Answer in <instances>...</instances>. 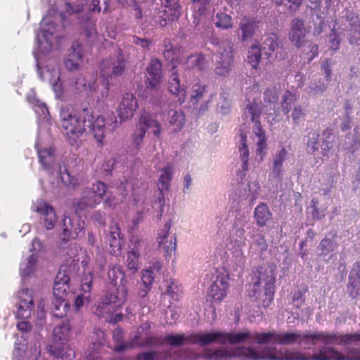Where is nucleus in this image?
<instances>
[{"instance_id": "13d9d810", "label": "nucleus", "mask_w": 360, "mask_h": 360, "mask_svg": "<svg viewBox=\"0 0 360 360\" xmlns=\"http://www.w3.org/2000/svg\"><path fill=\"white\" fill-rule=\"evenodd\" d=\"M82 26L85 30L87 38L91 41L97 40L99 37L97 30L96 29V21L91 18H87L85 22H83Z\"/></svg>"}, {"instance_id": "3c124183", "label": "nucleus", "mask_w": 360, "mask_h": 360, "mask_svg": "<svg viewBox=\"0 0 360 360\" xmlns=\"http://www.w3.org/2000/svg\"><path fill=\"white\" fill-rule=\"evenodd\" d=\"M278 48V37L274 34H271L266 37L262 47L265 54L270 56Z\"/></svg>"}, {"instance_id": "6e6552de", "label": "nucleus", "mask_w": 360, "mask_h": 360, "mask_svg": "<svg viewBox=\"0 0 360 360\" xmlns=\"http://www.w3.org/2000/svg\"><path fill=\"white\" fill-rule=\"evenodd\" d=\"M127 61L122 51L118 49L114 55L103 60L100 66V75L103 78L120 76L124 72Z\"/></svg>"}, {"instance_id": "b1692460", "label": "nucleus", "mask_w": 360, "mask_h": 360, "mask_svg": "<svg viewBox=\"0 0 360 360\" xmlns=\"http://www.w3.org/2000/svg\"><path fill=\"white\" fill-rule=\"evenodd\" d=\"M238 144L239 159L241 162L240 169L238 170V175L242 179L245 176L249 168L248 160L250 151L247 145V135L245 133L241 131Z\"/></svg>"}, {"instance_id": "a211bd4d", "label": "nucleus", "mask_w": 360, "mask_h": 360, "mask_svg": "<svg viewBox=\"0 0 360 360\" xmlns=\"http://www.w3.org/2000/svg\"><path fill=\"white\" fill-rule=\"evenodd\" d=\"M250 227V223L247 215L241 214L238 217L231 234V242L238 248L243 247L246 240L245 232Z\"/></svg>"}, {"instance_id": "f257e3e1", "label": "nucleus", "mask_w": 360, "mask_h": 360, "mask_svg": "<svg viewBox=\"0 0 360 360\" xmlns=\"http://www.w3.org/2000/svg\"><path fill=\"white\" fill-rule=\"evenodd\" d=\"M60 123L65 135L75 140L89 127L98 143H102L107 131H112L118 127L117 117L113 113L105 118L98 115L96 118L91 110L84 109L78 112L70 107H63L60 112Z\"/></svg>"}, {"instance_id": "f704fd0d", "label": "nucleus", "mask_w": 360, "mask_h": 360, "mask_svg": "<svg viewBox=\"0 0 360 360\" xmlns=\"http://www.w3.org/2000/svg\"><path fill=\"white\" fill-rule=\"evenodd\" d=\"M161 268L162 264L160 261L150 262L148 266L142 271L141 280L143 284L146 286H151L155 277L160 273Z\"/></svg>"}, {"instance_id": "49530a36", "label": "nucleus", "mask_w": 360, "mask_h": 360, "mask_svg": "<svg viewBox=\"0 0 360 360\" xmlns=\"http://www.w3.org/2000/svg\"><path fill=\"white\" fill-rule=\"evenodd\" d=\"M108 278L110 283L112 285H117L120 282V285L117 288L121 285L125 286L122 283L124 281V272L120 266H112L108 270Z\"/></svg>"}, {"instance_id": "052dcab7", "label": "nucleus", "mask_w": 360, "mask_h": 360, "mask_svg": "<svg viewBox=\"0 0 360 360\" xmlns=\"http://www.w3.org/2000/svg\"><path fill=\"white\" fill-rule=\"evenodd\" d=\"M297 101V98L295 95L290 93V91H286L281 101V110L285 115H288L290 110H292V105Z\"/></svg>"}, {"instance_id": "a878e982", "label": "nucleus", "mask_w": 360, "mask_h": 360, "mask_svg": "<svg viewBox=\"0 0 360 360\" xmlns=\"http://www.w3.org/2000/svg\"><path fill=\"white\" fill-rule=\"evenodd\" d=\"M168 88L170 93L178 96L179 104L181 105L185 101L186 91L184 86L180 84L178 71L174 65L171 68Z\"/></svg>"}, {"instance_id": "a19ab883", "label": "nucleus", "mask_w": 360, "mask_h": 360, "mask_svg": "<svg viewBox=\"0 0 360 360\" xmlns=\"http://www.w3.org/2000/svg\"><path fill=\"white\" fill-rule=\"evenodd\" d=\"M255 218L257 225L264 226L266 222L271 219V213L270 212L267 205L261 203L255 210Z\"/></svg>"}, {"instance_id": "f3484780", "label": "nucleus", "mask_w": 360, "mask_h": 360, "mask_svg": "<svg viewBox=\"0 0 360 360\" xmlns=\"http://www.w3.org/2000/svg\"><path fill=\"white\" fill-rule=\"evenodd\" d=\"M248 347H240L231 350L224 348L205 349L202 354V357L205 360H226L236 356L252 359L246 352L242 351L243 349H247Z\"/></svg>"}, {"instance_id": "79ce46f5", "label": "nucleus", "mask_w": 360, "mask_h": 360, "mask_svg": "<svg viewBox=\"0 0 360 360\" xmlns=\"http://www.w3.org/2000/svg\"><path fill=\"white\" fill-rule=\"evenodd\" d=\"M149 243L138 236H133L131 239V250L139 256L147 255L149 250Z\"/></svg>"}, {"instance_id": "2f4dec72", "label": "nucleus", "mask_w": 360, "mask_h": 360, "mask_svg": "<svg viewBox=\"0 0 360 360\" xmlns=\"http://www.w3.org/2000/svg\"><path fill=\"white\" fill-rule=\"evenodd\" d=\"M50 352L60 360H72L75 357L74 349L66 342H53Z\"/></svg>"}, {"instance_id": "774afa93", "label": "nucleus", "mask_w": 360, "mask_h": 360, "mask_svg": "<svg viewBox=\"0 0 360 360\" xmlns=\"http://www.w3.org/2000/svg\"><path fill=\"white\" fill-rule=\"evenodd\" d=\"M336 248V243L328 238H323L319 243L318 249L321 252V255H327Z\"/></svg>"}, {"instance_id": "f8f14e48", "label": "nucleus", "mask_w": 360, "mask_h": 360, "mask_svg": "<svg viewBox=\"0 0 360 360\" xmlns=\"http://www.w3.org/2000/svg\"><path fill=\"white\" fill-rule=\"evenodd\" d=\"M233 44L230 41L220 43L218 49V60L215 73L219 76L227 75L233 63Z\"/></svg>"}, {"instance_id": "5fc2aeb1", "label": "nucleus", "mask_w": 360, "mask_h": 360, "mask_svg": "<svg viewBox=\"0 0 360 360\" xmlns=\"http://www.w3.org/2000/svg\"><path fill=\"white\" fill-rule=\"evenodd\" d=\"M165 7L168 9L170 13L167 18L169 20H177L181 15V6L179 4L174 0H164Z\"/></svg>"}, {"instance_id": "ea45409f", "label": "nucleus", "mask_w": 360, "mask_h": 360, "mask_svg": "<svg viewBox=\"0 0 360 360\" xmlns=\"http://www.w3.org/2000/svg\"><path fill=\"white\" fill-rule=\"evenodd\" d=\"M62 295H55V298L52 302L53 315L58 318L65 316L70 307L68 302L62 298Z\"/></svg>"}, {"instance_id": "423d86ee", "label": "nucleus", "mask_w": 360, "mask_h": 360, "mask_svg": "<svg viewBox=\"0 0 360 360\" xmlns=\"http://www.w3.org/2000/svg\"><path fill=\"white\" fill-rule=\"evenodd\" d=\"M257 335H261L259 333H251L249 330H243L239 332L224 333V332H210L205 337L208 344L219 343L225 345L227 342L231 345H237L248 342L252 340L257 344L258 340L256 338Z\"/></svg>"}, {"instance_id": "e2e57ef3", "label": "nucleus", "mask_w": 360, "mask_h": 360, "mask_svg": "<svg viewBox=\"0 0 360 360\" xmlns=\"http://www.w3.org/2000/svg\"><path fill=\"white\" fill-rule=\"evenodd\" d=\"M248 59L252 67L256 69L261 59V48L257 45L252 46L248 51Z\"/></svg>"}, {"instance_id": "0e129e2a", "label": "nucleus", "mask_w": 360, "mask_h": 360, "mask_svg": "<svg viewBox=\"0 0 360 360\" xmlns=\"http://www.w3.org/2000/svg\"><path fill=\"white\" fill-rule=\"evenodd\" d=\"M323 141L321 146L323 155L328 156L329 151L333 148L335 136L330 131H325L323 134Z\"/></svg>"}, {"instance_id": "39448f33", "label": "nucleus", "mask_w": 360, "mask_h": 360, "mask_svg": "<svg viewBox=\"0 0 360 360\" xmlns=\"http://www.w3.org/2000/svg\"><path fill=\"white\" fill-rule=\"evenodd\" d=\"M128 292L126 286L121 285L115 291L107 293L96 305L95 314L99 317L110 315L127 300Z\"/></svg>"}, {"instance_id": "a18cd8bd", "label": "nucleus", "mask_w": 360, "mask_h": 360, "mask_svg": "<svg viewBox=\"0 0 360 360\" xmlns=\"http://www.w3.org/2000/svg\"><path fill=\"white\" fill-rule=\"evenodd\" d=\"M258 28V25L252 20L243 18L240 24V29L242 32V39L250 38Z\"/></svg>"}, {"instance_id": "6ab92c4d", "label": "nucleus", "mask_w": 360, "mask_h": 360, "mask_svg": "<svg viewBox=\"0 0 360 360\" xmlns=\"http://www.w3.org/2000/svg\"><path fill=\"white\" fill-rule=\"evenodd\" d=\"M207 333L191 334L190 335H167L164 338V341L173 347L181 346L186 344H200L202 346L207 345L205 338Z\"/></svg>"}, {"instance_id": "cd10ccee", "label": "nucleus", "mask_w": 360, "mask_h": 360, "mask_svg": "<svg viewBox=\"0 0 360 360\" xmlns=\"http://www.w3.org/2000/svg\"><path fill=\"white\" fill-rule=\"evenodd\" d=\"M83 228L84 222H82L77 218L65 217L63 220V239L77 237Z\"/></svg>"}, {"instance_id": "338daca9", "label": "nucleus", "mask_w": 360, "mask_h": 360, "mask_svg": "<svg viewBox=\"0 0 360 360\" xmlns=\"http://www.w3.org/2000/svg\"><path fill=\"white\" fill-rule=\"evenodd\" d=\"M139 255H136L135 252H128L126 260V265L128 270L132 273H135L140 268Z\"/></svg>"}, {"instance_id": "de8ad7c7", "label": "nucleus", "mask_w": 360, "mask_h": 360, "mask_svg": "<svg viewBox=\"0 0 360 360\" xmlns=\"http://www.w3.org/2000/svg\"><path fill=\"white\" fill-rule=\"evenodd\" d=\"M333 345H351L354 342L360 341V333H355L352 334H332Z\"/></svg>"}, {"instance_id": "1a4fd4ad", "label": "nucleus", "mask_w": 360, "mask_h": 360, "mask_svg": "<svg viewBox=\"0 0 360 360\" xmlns=\"http://www.w3.org/2000/svg\"><path fill=\"white\" fill-rule=\"evenodd\" d=\"M301 335L302 333L300 331L278 333L275 330H271L266 333H261V335H257L256 338L259 345L276 343L289 345L297 343L300 345Z\"/></svg>"}, {"instance_id": "4be33fe9", "label": "nucleus", "mask_w": 360, "mask_h": 360, "mask_svg": "<svg viewBox=\"0 0 360 360\" xmlns=\"http://www.w3.org/2000/svg\"><path fill=\"white\" fill-rule=\"evenodd\" d=\"M308 32L304 21L299 18H295L291 22L289 39L297 47L301 48L306 42V34Z\"/></svg>"}, {"instance_id": "09e8293b", "label": "nucleus", "mask_w": 360, "mask_h": 360, "mask_svg": "<svg viewBox=\"0 0 360 360\" xmlns=\"http://www.w3.org/2000/svg\"><path fill=\"white\" fill-rule=\"evenodd\" d=\"M71 326L68 321L56 326L53 331L54 342H66Z\"/></svg>"}, {"instance_id": "4468645a", "label": "nucleus", "mask_w": 360, "mask_h": 360, "mask_svg": "<svg viewBox=\"0 0 360 360\" xmlns=\"http://www.w3.org/2000/svg\"><path fill=\"white\" fill-rule=\"evenodd\" d=\"M31 210L40 214V223L46 230L54 228L58 221V217L52 206L39 199L32 204Z\"/></svg>"}, {"instance_id": "37998d69", "label": "nucleus", "mask_w": 360, "mask_h": 360, "mask_svg": "<svg viewBox=\"0 0 360 360\" xmlns=\"http://www.w3.org/2000/svg\"><path fill=\"white\" fill-rule=\"evenodd\" d=\"M168 121L169 124L174 127V131H177L183 127L185 123V117L181 110L171 109L168 111Z\"/></svg>"}, {"instance_id": "c9c22d12", "label": "nucleus", "mask_w": 360, "mask_h": 360, "mask_svg": "<svg viewBox=\"0 0 360 360\" xmlns=\"http://www.w3.org/2000/svg\"><path fill=\"white\" fill-rule=\"evenodd\" d=\"M229 285L224 277L217 278L210 289V295L215 300L221 301L226 296Z\"/></svg>"}, {"instance_id": "7c9ffc66", "label": "nucleus", "mask_w": 360, "mask_h": 360, "mask_svg": "<svg viewBox=\"0 0 360 360\" xmlns=\"http://www.w3.org/2000/svg\"><path fill=\"white\" fill-rule=\"evenodd\" d=\"M260 186L256 181L241 186L238 196L242 200H247L250 205H253L259 195Z\"/></svg>"}, {"instance_id": "bb28decb", "label": "nucleus", "mask_w": 360, "mask_h": 360, "mask_svg": "<svg viewBox=\"0 0 360 360\" xmlns=\"http://www.w3.org/2000/svg\"><path fill=\"white\" fill-rule=\"evenodd\" d=\"M82 61V47L79 43L74 42L64 61L65 66L70 71L76 70L81 66Z\"/></svg>"}, {"instance_id": "20e7f679", "label": "nucleus", "mask_w": 360, "mask_h": 360, "mask_svg": "<svg viewBox=\"0 0 360 360\" xmlns=\"http://www.w3.org/2000/svg\"><path fill=\"white\" fill-rule=\"evenodd\" d=\"M262 111V104L254 101L248 104L245 109L244 116L248 121H251L253 125L254 141L256 143V155L259 156V161L263 160L266 149V138L265 131L262 128L261 124L258 120Z\"/></svg>"}, {"instance_id": "473e14b6", "label": "nucleus", "mask_w": 360, "mask_h": 360, "mask_svg": "<svg viewBox=\"0 0 360 360\" xmlns=\"http://www.w3.org/2000/svg\"><path fill=\"white\" fill-rule=\"evenodd\" d=\"M332 338V334L326 333H302L301 343L315 345L319 341H321L326 346H328L332 345L334 342Z\"/></svg>"}, {"instance_id": "680f3d73", "label": "nucleus", "mask_w": 360, "mask_h": 360, "mask_svg": "<svg viewBox=\"0 0 360 360\" xmlns=\"http://www.w3.org/2000/svg\"><path fill=\"white\" fill-rule=\"evenodd\" d=\"M60 175L61 181L65 186L72 188H75L79 186V179L72 176L65 168L63 170L62 168H60Z\"/></svg>"}, {"instance_id": "8fccbe9b", "label": "nucleus", "mask_w": 360, "mask_h": 360, "mask_svg": "<svg viewBox=\"0 0 360 360\" xmlns=\"http://www.w3.org/2000/svg\"><path fill=\"white\" fill-rule=\"evenodd\" d=\"M207 61L204 56L201 53H196L189 56L186 61L188 68H197L203 70L207 67Z\"/></svg>"}, {"instance_id": "ddd939ff", "label": "nucleus", "mask_w": 360, "mask_h": 360, "mask_svg": "<svg viewBox=\"0 0 360 360\" xmlns=\"http://www.w3.org/2000/svg\"><path fill=\"white\" fill-rule=\"evenodd\" d=\"M172 224V219L166 221L156 239L158 246L162 250L166 259H169L172 252L176 249V236L170 233Z\"/></svg>"}, {"instance_id": "58836bf2", "label": "nucleus", "mask_w": 360, "mask_h": 360, "mask_svg": "<svg viewBox=\"0 0 360 360\" xmlns=\"http://www.w3.org/2000/svg\"><path fill=\"white\" fill-rule=\"evenodd\" d=\"M70 84L78 92L89 91V92L91 93L95 91L98 87L95 80L89 81L86 83L85 78L82 75H79L75 79H73Z\"/></svg>"}, {"instance_id": "4d7b16f0", "label": "nucleus", "mask_w": 360, "mask_h": 360, "mask_svg": "<svg viewBox=\"0 0 360 360\" xmlns=\"http://www.w3.org/2000/svg\"><path fill=\"white\" fill-rule=\"evenodd\" d=\"M234 264L233 268L236 272V276H240L245 266V258L240 248L236 249L233 252Z\"/></svg>"}, {"instance_id": "9b49d317", "label": "nucleus", "mask_w": 360, "mask_h": 360, "mask_svg": "<svg viewBox=\"0 0 360 360\" xmlns=\"http://www.w3.org/2000/svg\"><path fill=\"white\" fill-rule=\"evenodd\" d=\"M147 129H153L154 135L158 138L160 137L162 131L161 124L153 119L149 114L144 112L141 114L132 135L133 143L137 148L141 146Z\"/></svg>"}, {"instance_id": "c03bdc74", "label": "nucleus", "mask_w": 360, "mask_h": 360, "mask_svg": "<svg viewBox=\"0 0 360 360\" xmlns=\"http://www.w3.org/2000/svg\"><path fill=\"white\" fill-rule=\"evenodd\" d=\"M360 287V275L358 269H352L349 276V283L347 285V291L353 297H356L359 292Z\"/></svg>"}, {"instance_id": "c756f323", "label": "nucleus", "mask_w": 360, "mask_h": 360, "mask_svg": "<svg viewBox=\"0 0 360 360\" xmlns=\"http://www.w3.org/2000/svg\"><path fill=\"white\" fill-rule=\"evenodd\" d=\"M91 340L92 346L89 349L86 360H102L98 349V347L105 344V333L100 329L95 330L91 336Z\"/></svg>"}, {"instance_id": "4c0bfd02", "label": "nucleus", "mask_w": 360, "mask_h": 360, "mask_svg": "<svg viewBox=\"0 0 360 360\" xmlns=\"http://www.w3.org/2000/svg\"><path fill=\"white\" fill-rule=\"evenodd\" d=\"M173 166L170 164H167L161 169L158 184V191H169L170 182L173 178Z\"/></svg>"}, {"instance_id": "69168bd1", "label": "nucleus", "mask_w": 360, "mask_h": 360, "mask_svg": "<svg viewBox=\"0 0 360 360\" xmlns=\"http://www.w3.org/2000/svg\"><path fill=\"white\" fill-rule=\"evenodd\" d=\"M214 20V24L217 27L226 30L232 27L231 17L223 12L217 13Z\"/></svg>"}, {"instance_id": "e433bc0d", "label": "nucleus", "mask_w": 360, "mask_h": 360, "mask_svg": "<svg viewBox=\"0 0 360 360\" xmlns=\"http://www.w3.org/2000/svg\"><path fill=\"white\" fill-rule=\"evenodd\" d=\"M69 281L70 277L66 272L65 271H60L55 278L53 288L54 295L65 294L69 290Z\"/></svg>"}, {"instance_id": "412c9836", "label": "nucleus", "mask_w": 360, "mask_h": 360, "mask_svg": "<svg viewBox=\"0 0 360 360\" xmlns=\"http://www.w3.org/2000/svg\"><path fill=\"white\" fill-rule=\"evenodd\" d=\"M41 249V243L39 240L35 238L32 243L30 251L32 252L27 257L20 265V272L22 276H29L35 269V265L37 261V252Z\"/></svg>"}, {"instance_id": "603ef678", "label": "nucleus", "mask_w": 360, "mask_h": 360, "mask_svg": "<svg viewBox=\"0 0 360 360\" xmlns=\"http://www.w3.org/2000/svg\"><path fill=\"white\" fill-rule=\"evenodd\" d=\"M231 103L229 93L223 91L220 94V101L217 103V112L226 115L231 112Z\"/></svg>"}, {"instance_id": "6e6d98bb", "label": "nucleus", "mask_w": 360, "mask_h": 360, "mask_svg": "<svg viewBox=\"0 0 360 360\" xmlns=\"http://www.w3.org/2000/svg\"><path fill=\"white\" fill-rule=\"evenodd\" d=\"M195 15L202 16L210 8L211 0H191Z\"/></svg>"}, {"instance_id": "864d4df0", "label": "nucleus", "mask_w": 360, "mask_h": 360, "mask_svg": "<svg viewBox=\"0 0 360 360\" xmlns=\"http://www.w3.org/2000/svg\"><path fill=\"white\" fill-rule=\"evenodd\" d=\"M178 53L169 41H165V51L163 52L165 58L171 63L172 67L173 65L176 67V64L179 63L178 58Z\"/></svg>"}, {"instance_id": "dca6fc26", "label": "nucleus", "mask_w": 360, "mask_h": 360, "mask_svg": "<svg viewBox=\"0 0 360 360\" xmlns=\"http://www.w3.org/2000/svg\"><path fill=\"white\" fill-rule=\"evenodd\" d=\"M34 307V298L32 291L23 288L17 295L16 317L27 319L31 316Z\"/></svg>"}, {"instance_id": "bf43d9fd", "label": "nucleus", "mask_w": 360, "mask_h": 360, "mask_svg": "<svg viewBox=\"0 0 360 360\" xmlns=\"http://www.w3.org/2000/svg\"><path fill=\"white\" fill-rule=\"evenodd\" d=\"M281 86H272L266 89L264 94V99L266 103L270 104H275L278 100L279 94H281Z\"/></svg>"}, {"instance_id": "7ed1b4c3", "label": "nucleus", "mask_w": 360, "mask_h": 360, "mask_svg": "<svg viewBox=\"0 0 360 360\" xmlns=\"http://www.w3.org/2000/svg\"><path fill=\"white\" fill-rule=\"evenodd\" d=\"M65 20L63 13H56L53 16L49 13L41 22L40 32L37 35L39 48L43 53L51 51L59 43L61 37L60 31L63 26L56 25L57 21Z\"/></svg>"}, {"instance_id": "2eb2a0df", "label": "nucleus", "mask_w": 360, "mask_h": 360, "mask_svg": "<svg viewBox=\"0 0 360 360\" xmlns=\"http://www.w3.org/2000/svg\"><path fill=\"white\" fill-rule=\"evenodd\" d=\"M314 358L320 360H360V349L347 348L344 354L333 347H324L319 349V355Z\"/></svg>"}, {"instance_id": "c85d7f7f", "label": "nucleus", "mask_w": 360, "mask_h": 360, "mask_svg": "<svg viewBox=\"0 0 360 360\" xmlns=\"http://www.w3.org/2000/svg\"><path fill=\"white\" fill-rule=\"evenodd\" d=\"M35 147L37 149L39 161L41 167L47 173L52 174L56 160L54 150L52 148L39 150L37 144Z\"/></svg>"}, {"instance_id": "72a5a7b5", "label": "nucleus", "mask_w": 360, "mask_h": 360, "mask_svg": "<svg viewBox=\"0 0 360 360\" xmlns=\"http://www.w3.org/2000/svg\"><path fill=\"white\" fill-rule=\"evenodd\" d=\"M108 241L110 248V252L113 255L117 256L120 253L122 238L120 228L117 224L112 225L110 227Z\"/></svg>"}, {"instance_id": "9d476101", "label": "nucleus", "mask_w": 360, "mask_h": 360, "mask_svg": "<svg viewBox=\"0 0 360 360\" xmlns=\"http://www.w3.org/2000/svg\"><path fill=\"white\" fill-rule=\"evenodd\" d=\"M143 331V328H138L136 332L132 335L131 341L127 344H123V331L121 328H116L112 333V338L117 342L115 349L117 352H121L127 347L150 346L157 344V340L153 337L148 335L142 337L141 333Z\"/></svg>"}, {"instance_id": "aec40b11", "label": "nucleus", "mask_w": 360, "mask_h": 360, "mask_svg": "<svg viewBox=\"0 0 360 360\" xmlns=\"http://www.w3.org/2000/svg\"><path fill=\"white\" fill-rule=\"evenodd\" d=\"M138 107V102L134 95L131 93L124 94L117 108L120 122L131 119Z\"/></svg>"}, {"instance_id": "f03ea898", "label": "nucleus", "mask_w": 360, "mask_h": 360, "mask_svg": "<svg viewBox=\"0 0 360 360\" xmlns=\"http://www.w3.org/2000/svg\"><path fill=\"white\" fill-rule=\"evenodd\" d=\"M275 265L260 267L252 271L251 281L248 288V295L257 300L260 298L262 292L266 298L263 300L264 306H268L272 300L274 294V283L276 281Z\"/></svg>"}, {"instance_id": "393cba45", "label": "nucleus", "mask_w": 360, "mask_h": 360, "mask_svg": "<svg viewBox=\"0 0 360 360\" xmlns=\"http://www.w3.org/2000/svg\"><path fill=\"white\" fill-rule=\"evenodd\" d=\"M40 77L42 80L49 81L52 89L56 94V97L59 98L63 92L62 84L60 82V71L58 68L50 69L46 68L39 72Z\"/></svg>"}, {"instance_id": "5701e85b", "label": "nucleus", "mask_w": 360, "mask_h": 360, "mask_svg": "<svg viewBox=\"0 0 360 360\" xmlns=\"http://www.w3.org/2000/svg\"><path fill=\"white\" fill-rule=\"evenodd\" d=\"M147 88L156 89L159 86L162 79V63L157 58H153L146 68Z\"/></svg>"}, {"instance_id": "0eeeda50", "label": "nucleus", "mask_w": 360, "mask_h": 360, "mask_svg": "<svg viewBox=\"0 0 360 360\" xmlns=\"http://www.w3.org/2000/svg\"><path fill=\"white\" fill-rule=\"evenodd\" d=\"M106 191L107 186L101 181H97L92 184L91 189L86 188L82 191L81 198L74 202V206L79 210L94 207L101 202Z\"/></svg>"}]
</instances>
